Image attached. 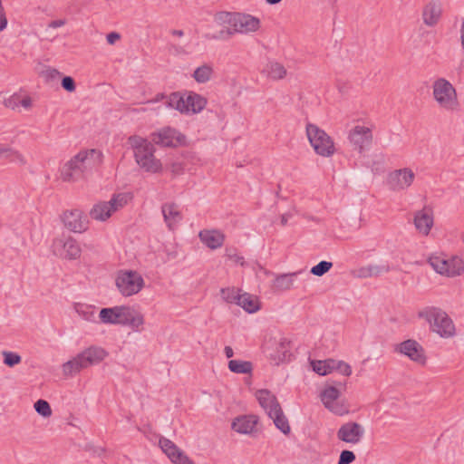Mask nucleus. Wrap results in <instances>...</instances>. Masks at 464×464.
I'll use <instances>...</instances> for the list:
<instances>
[{"instance_id": "f257e3e1", "label": "nucleus", "mask_w": 464, "mask_h": 464, "mask_svg": "<svg viewBox=\"0 0 464 464\" xmlns=\"http://www.w3.org/2000/svg\"><path fill=\"white\" fill-rule=\"evenodd\" d=\"M99 317L102 324L128 326L133 332L138 333L143 330L145 323L143 314L134 307L128 305L102 308Z\"/></svg>"}, {"instance_id": "f03ea898", "label": "nucleus", "mask_w": 464, "mask_h": 464, "mask_svg": "<svg viewBox=\"0 0 464 464\" xmlns=\"http://www.w3.org/2000/svg\"><path fill=\"white\" fill-rule=\"evenodd\" d=\"M128 144L133 150L136 163L143 170L150 173H157L161 170L160 160L154 156V145L147 139L132 135L128 139Z\"/></svg>"}, {"instance_id": "7ed1b4c3", "label": "nucleus", "mask_w": 464, "mask_h": 464, "mask_svg": "<svg viewBox=\"0 0 464 464\" xmlns=\"http://www.w3.org/2000/svg\"><path fill=\"white\" fill-rule=\"evenodd\" d=\"M101 153L95 150H82L67 161L61 169V176L63 181L74 182L83 177L84 172L92 167L95 157L99 158Z\"/></svg>"}, {"instance_id": "20e7f679", "label": "nucleus", "mask_w": 464, "mask_h": 464, "mask_svg": "<svg viewBox=\"0 0 464 464\" xmlns=\"http://www.w3.org/2000/svg\"><path fill=\"white\" fill-rule=\"evenodd\" d=\"M418 316L427 321L431 330L442 338H450L455 334V325L450 316L442 309L428 306L419 311Z\"/></svg>"}, {"instance_id": "39448f33", "label": "nucleus", "mask_w": 464, "mask_h": 464, "mask_svg": "<svg viewBox=\"0 0 464 464\" xmlns=\"http://www.w3.org/2000/svg\"><path fill=\"white\" fill-rule=\"evenodd\" d=\"M256 399L269 418L273 420L276 427L284 434H289L291 429L288 420L285 416L276 397L267 390H260L256 392Z\"/></svg>"}, {"instance_id": "423d86ee", "label": "nucleus", "mask_w": 464, "mask_h": 464, "mask_svg": "<svg viewBox=\"0 0 464 464\" xmlns=\"http://www.w3.org/2000/svg\"><path fill=\"white\" fill-rule=\"evenodd\" d=\"M260 19L248 14L236 13L233 28L220 30L216 34H206L210 40L227 39L235 34H249L259 30Z\"/></svg>"}, {"instance_id": "0eeeda50", "label": "nucleus", "mask_w": 464, "mask_h": 464, "mask_svg": "<svg viewBox=\"0 0 464 464\" xmlns=\"http://www.w3.org/2000/svg\"><path fill=\"white\" fill-rule=\"evenodd\" d=\"M432 96L440 108L447 111H456L459 102L455 87L445 78H438L432 83Z\"/></svg>"}, {"instance_id": "6e6552de", "label": "nucleus", "mask_w": 464, "mask_h": 464, "mask_svg": "<svg viewBox=\"0 0 464 464\" xmlns=\"http://www.w3.org/2000/svg\"><path fill=\"white\" fill-rule=\"evenodd\" d=\"M165 103L168 108L175 109L181 113H198L205 108L207 101L195 92H188L184 96L173 92L167 97Z\"/></svg>"}, {"instance_id": "1a4fd4ad", "label": "nucleus", "mask_w": 464, "mask_h": 464, "mask_svg": "<svg viewBox=\"0 0 464 464\" xmlns=\"http://www.w3.org/2000/svg\"><path fill=\"white\" fill-rule=\"evenodd\" d=\"M306 134L310 144L318 155L330 157L334 153V141L324 130L309 123L306 125Z\"/></svg>"}, {"instance_id": "9d476101", "label": "nucleus", "mask_w": 464, "mask_h": 464, "mask_svg": "<svg viewBox=\"0 0 464 464\" xmlns=\"http://www.w3.org/2000/svg\"><path fill=\"white\" fill-rule=\"evenodd\" d=\"M428 263L438 274L448 277L460 276L464 272V261L459 256L446 258L443 255H431Z\"/></svg>"}, {"instance_id": "9b49d317", "label": "nucleus", "mask_w": 464, "mask_h": 464, "mask_svg": "<svg viewBox=\"0 0 464 464\" xmlns=\"http://www.w3.org/2000/svg\"><path fill=\"white\" fill-rule=\"evenodd\" d=\"M129 200V196L126 193H119L113 195L109 201H101L96 203L90 210V217L98 221H105L111 216L122 208Z\"/></svg>"}, {"instance_id": "f8f14e48", "label": "nucleus", "mask_w": 464, "mask_h": 464, "mask_svg": "<svg viewBox=\"0 0 464 464\" xmlns=\"http://www.w3.org/2000/svg\"><path fill=\"white\" fill-rule=\"evenodd\" d=\"M119 292L123 296L138 294L144 286V279L136 271H121L115 280Z\"/></svg>"}, {"instance_id": "ddd939ff", "label": "nucleus", "mask_w": 464, "mask_h": 464, "mask_svg": "<svg viewBox=\"0 0 464 464\" xmlns=\"http://www.w3.org/2000/svg\"><path fill=\"white\" fill-rule=\"evenodd\" d=\"M340 391L334 387L328 386L324 388L321 393L320 398L324 406L331 412L343 416L348 413V407L340 400Z\"/></svg>"}, {"instance_id": "4468645a", "label": "nucleus", "mask_w": 464, "mask_h": 464, "mask_svg": "<svg viewBox=\"0 0 464 464\" xmlns=\"http://www.w3.org/2000/svg\"><path fill=\"white\" fill-rule=\"evenodd\" d=\"M364 432L365 430L362 424L355 421H348L341 425L336 436L341 441L355 445L362 441Z\"/></svg>"}, {"instance_id": "2eb2a0df", "label": "nucleus", "mask_w": 464, "mask_h": 464, "mask_svg": "<svg viewBox=\"0 0 464 464\" xmlns=\"http://www.w3.org/2000/svg\"><path fill=\"white\" fill-rule=\"evenodd\" d=\"M53 251L55 255L67 259H76L81 255V248L77 241L70 237L54 239Z\"/></svg>"}, {"instance_id": "dca6fc26", "label": "nucleus", "mask_w": 464, "mask_h": 464, "mask_svg": "<svg viewBox=\"0 0 464 464\" xmlns=\"http://www.w3.org/2000/svg\"><path fill=\"white\" fill-rule=\"evenodd\" d=\"M159 445L173 464H195L194 461L170 440L161 437L159 440Z\"/></svg>"}, {"instance_id": "f3484780", "label": "nucleus", "mask_w": 464, "mask_h": 464, "mask_svg": "<svg viewBox=\"0 0 464 464\" xmlns=\"http://www.w3.org/2000/svg\"><path fill=\"white\" fill-rule=\"evenodd\" d=\"M414 178L413 171L409 168H404L391 172L388 177V183L392 190H403L412 184Z\"/></svg>"}, {"instance_id": "a211bd4d", "label": "nucleus", "mask_w": 464, "mask_h": 464, "mask_svg": "<svg viewBox=\"0 0 464 464\" xmlns=\"http://www.w3.org/2000/svg\"><path fill=\"white\" fill-rule=\"evenodd\" d=\"M350 142L362 152L368 148L372 140V133L370 128L357 125L349 133Z\"/></svg>"}, {"instance_id": "6ab92c4d", "label": "nucleus", "mask_w": 464, "mask_h": 464, "mask_svg": "<svg viewBox=\"0 0 464 464\" xmlns=\"http://www.w3.org/2000/svg\"><path fill=\"white\" fill-rule=\"evenodd\" d=\"M395 351L406 355L416 362H425L424 350L415 340L409 339L401 343L396 346Z\"/></svg>"}, {"instance_id": "aec40b11", "label": "nucleus", "mask_w": 464, "mask_h": 464, "mask_svg": "<svg viewBox=\"0 0 464 464\" xmlns=\"http://www.w3.org/2000/svg\"><path fill=\"white\" fill-rule=\"evenodd\" d=\"M63 221L66 227L73 232H82L87 228V219L80 209L65 211Z\"/></svg>"}, {"instance_id": "412c9836", "label": "nucleus", "mask_w": 464, "mask_h": 464, "mask_svg": "<svg viewBox=\"0 0 464 464\" xmlns=\"http://www.w3.org/2000/svg\"><path fill=\"white\" fill-rule=\"evenodd\" d=\"M442 15V5L438 0H431L422 9V20L425 25L433 27L440 22Z\"/></svg>"}, {"instance_id": "4be33fe9", "label": "nucleus", "mask_w": 464, "mask_h": 464, "mask_svg": "<svg viewBox=\"0 0 464 464\" xmlns=\"http://www.w3.org/2000/svg\"><path fill=\"white\" fill-rule=\"evenodd\" d=\"M152 142L163 147H175L179 143V133L172 128H165L151 135Z\"/></svg>"}, {"instance_id": "5701e85b", "label": "nucleus", "mask_w": 464, "mask_h": 464, "mask_svg": "<svg viewBox=\"0 0 464 464\" xmlns=\"http://www.w3.org/2000/svg\"><path fill=\"white\" fill-rule=\"evenodd\" d=\"M413 223L419 233L428 236L433 226L432 214L426 208L418 210L414 214Z\"/></svg>"}, {"instance_id": "b1692460", "label": "nucleus", "mask_w": 464, "mask_h": 464, "mask_svg": "<svg viewBox=\"0 0 464 464\" xmlns=\"http://www.w3.org/2000/svg\"><path fill=\"white\" fill-rule=\"evenodd\" d=\"M85 366L88 368L92 365L98 364L102 362L108 355V353L100 346H90L79 353Z\"/></svg>"}, {"instance_id": "393cba45", "label": "nucleus", "mask_w": 464, "mask_h": 464, "mask_svg": "<svg viewBox=\"0 0 464 464\" xmlns=\"http://www.w3.org/2000/svg\"><path fill=\"white\" fill-rule=\"evenodd\" d=\"M161 212L164 221L170 230H173L182 219V215L179 211V206L175 203L163 204L161 206Z\"/></svg>"}, {"instance_id": "a878e982", "label": "nucleus", "mask_w": 464, "mask_h": 464, "mask_svg": "<svg viewBox=\"0 0 464 464\" xmlns=\"http://www.w3.org/2000/svg\"><path fill=\"white\" fill-rule=\"evenodd\" d=\"M198 237L200 240L211 249L220 247L225 239L224 235L217 230H202L199 232Z\"/></svg>"}, {"instance_id": "bb28decb", "label": "nucleus", "mask_w": 464, "mask_h": 464, "mask_svg": "<svg viewBox=\"0 0 464 464\" xmlns=\"http://www.w3.org/2000/svg\"><path fill=\"white\" fill-rule=\"evenodd\" d=\"M303 271L299 270L293 273L282 274L276 276L273 282V289L277 292H284L290 290L294 285L295 278L302 274Z\"/></svg>"}, {"instance_id": "cd10ccee", "label": "nucleus", "mask_w": 464, "mask_h": 464, "mask_svg": "<svg viewBox=\"0 0 464 464\" xmlns=\"http://www.w3.org/2000/svg\"><path fill=\"white\" fill-rule=\"evenodd\" d=\"M256 425L255 416H240L232 422V429L241 434L251 433Z\"/></svg>"}, {"instance_id": "c85d7f7f", "label": "nucleus", "mask_w": 464, "mask_h": 464, "mask_svg": "<svg viewBox=\"0 0 464 464\" xmlns=\"http://www.w3.org/2000/svg\"><path fill=\"white\" fill-rule=\"evenodd\" d=\"M86 368L87 367L79 353L62 365L63 374L66 377L74 376Z\"/></svg>"}, {"instance_id": "c756f323", "label": "nucleus", "mask_w": 464, "mask_h": 464, "mask_svg": "<svg viewBox=\"0 0 464 464\" xmlns=\"http://www.w3.org/2000/svg\"><path fill=\"white\" fill-rule=\"evenodd\" d=\"M263 72L273 81L282 80L287 74L285 67L276 61H269Z\"/></svg>"}, {"instance_id": "7c9ffc66", "label": "nucleus", "mask_w": 464, "mask_h": 464, "mask_svg": "<svg viewBox=\"0 0 464 464\" xmlns=\"http://www.w3.org/2000/svg\"><path fill=\"white\" fill-rule=\"evenodd\" d=\"M237 305L250 314L259 310L258 300L247 293H244L237 297Z\"/></svg>"}, {"instance_id": "2f4dec72", "label": "nucleus", "mask_w": 464, "mask_h": 464, "mask_svg": "<svg viewBox=\"0 0 464 464\" xmlns=\"http://www.w3.org/2000/svg\"><path fill=\"white\" fill-rule=\"evenodd\" d=\"M389 267L384 266H377V265H367L365 266L360 267L356 271V276L360 278H367L372 276H377L383 272H388Z\"/></svg>"}, {"instance_id": "473e14b6", "label": "nucleus", "mask_w": 464, "mask_h": 464, "mask_svg": "<svg viewBox=\"0 0 464 464\" xmlns=\"http://www.w3.org/2000/svg\"><path fill=\"white\" fill-rule=\"evenodd\" d=\"M73 309L83 320L87 322H95L96 307L94 305L75 303Z\"/></svg>"}, {"instance_id": "72a5a7b5", "label": "nucleus", "mask_w": 464, "mask_h": 464, "mask_svg": "<svg viewBox=\"0 0 464 464\" xmlns=\"http://www.w3.org/2000/svg\"><path fill=\"white\" fill-rule=\"evenodd\" d=\"M213 67L210 64H203L198 67L193 72L194 80L198 83H205L211 79Z\"/></svg>"}, {"instance_id": "f704fd0d", "label": "nucleus", "mask_w": 464, "mask_h": 464, "mask_svg": "<svg viewBox=\"0 0 464 464\" xmlns=\"http://www.w3.org/2000/svg\"><path fill=\"white\" fill-rule=\"evenodd\" d=\"M289 342L285 338H282L278 343V347L273 355L274 360L276 363L282 362L287 360L290 356Z\"/></svg>"}, {"instance_id": "c9c22d12", "label": "nucleus", "mask_w": 464, "mask_h": 464, "mask_svg": "<svg viewBox=\"0 0 464 464\" xmlns=\"http://www.w3.org/2000/svg\"><path fill=\"white\" fill-rule=\"evenodd\" d=\"M334 360L312 361L313 370L319 375H326L334 370Z\"/></svg>"}, {"instance_id": "e433bc0d", "label": "nucleus", "mask_w": 464, "mask_h": 464, "mask_svg": "<svg viewBox=\"0 0 464 464\" xmlns=\"http://www.w3.org/2000/svg\"><path fill=\"white\" fill-rule=\"evenodd\" d=\"M236 13L229 12H219L217 13L214 16L215 23L219 26H226L227 28H233L235 22Z\"/></svg>"}, {"instance_id": "4c0bfd02", "label": "nucleus", "mask_w": 464, "mask_h": 464, "mask_svg": "<svg viewBox=\"0 0 464 464\" xmlns=\"http://www.w3.org/2000/svg\"><path fill=\"white\" fill-rule=\"evenodd\" d=\"M228 368L236 373H249L252 371V363L246 361L231 360L228 362Z\"/></svg>"}, {"instance_id": "58836bf2", "label": "nucleus", "mask_w": 464, "mask_h": 464, "mask_svg": "<svg viewBox=\"0 0 464 464\" xmlns=\"http://www.w3.org/2000/svg\"><path fill=\"white\" fill-rule=\"evenodd\" d=\"M0 158L8 160L12 162H18L20 164H25V160H24V157L19 152L12 150L10 148L1 149L0 150Z\"/></svg>"}, {"instance_id": "ea45409f", "label": "nucleus", "mask_w": 464, "mask_h": 464, "mask_svg": "<svg viewBox=\"0 0 464 464\" xmlns=\"http://www.w3.org/2000/svg\"><path fill=\"white\" fill-rule=\"evenodd\" d=\"M333 267V263L329 261H321L311 268L310 273L316 276H323Z\"/></svg>"}, {"instance_id": "a19ab883", "label": "nucleus", "mask_w": 464, "mask_h": 464, "mask_svg": "<svg viewBox=\"0 0 464 464\" xmlns=\"http://www.w3.org/2000/svg\"><path fill=\"white\" fill-rule=\"evenodd\" d=\"M34 407L36 412L44 418H48L52 415L51 406L45 400H38Z\"/></svg>"}, {"instance_id": "79ce46f5", "label": "nucleus", "mask_w": 464, "mask_h": 464, "mask_svg": "<svg viewBox=\"0 0 464 464\" xmlns=\"http://www.w3.org/2000/svg\"><path fill=\"white\" fill-rule=\"evenodd\" d=\"M220 292L222 298L227 303L237 304V297L240 296V294L237 293V290L236 288H222Z\"/></svg>"}, {"instance_id": "37998d69", "label": "nucleus", "mask_w": 464, "mask_h": 464, "mask_svg": "<svg viewBox=\"0 0 464 464\" xmlns=\"http://www.w3.org/2000/svg\"><path fill=\"white\" fill-rule=\"evenodd\" d=\"M2 354L4 356V363L9 367H14L22 361L21 356L13 352L4 351Z\"/></svg>"}, {"instance_id": "c03bdc74", "label": "nucleus", "mask_w": 464, "mask_h": 464, "mask_svg": "<svg viewBox=\"0 0 464 464\" xmlns=\"http://www.w3.org/2000/svg\"><path fill=\"white\" fill-rule=\"evenodd\" d=\"M334 370H337L339 372L345 376H350L352 374L351 366L343 361L334 360Z\"/></svg>"}, {"instance_id": "a18cd8bd", "label": "nucleus", "mask_w": 464, "mask_h": 464, "mask_svg": "<svg viewBox=\"0 0 464 464\" xmlns=\"http://www.w3.org/2000/svg\"><path fill=\"white\" fill-rule=\"evenodd\" d=\"M354 459V453L351 450H344L340 454L338 464H351Z\"/></svg>"}, {"instance_id": "49530a36", "label": "nucleus", "mask_w": 464, "mask_h": 464, "mask_svg": "<svg viewBox=\"0 0 464 464\" xmlns=\"http://www.w3.org/2000/svg\"><path fill=\"white\" fill-rule=\"evenodd\" d=\"M62 87L67 92H73L75 90L74 80L71 76H65L62 80Z\"/></svg>"}, {"instance_id": "de8ad7c7", "label": "nucleus", "mask_w": 464, "mask_h": 464, "mask_svg": "<svg viewBox=\"0 0 464 464\" xmlns=\"http://www.w3.org/2000/svg\"><path fill=\"white\" fill-rule=\"evenodd\" d=\"M7 26V18L5 8L0 9V32L4 31Z\"/></svg>"}, {"instance_id": "09e8293b", "label": "nucleus", "mask_w": 464, "mask_h": 464, "mask_svg": "<svg viewBox=\"0 0 464 464\" xmlns=\"http://www.w3.org/2000/svg\"><path fill=\"white\" fill-rule=\"evenodd\" d=\"M120 34L118 33L112 32L107 34V42L110 44H115L116 41L120 39Z\"/></svg>"}, {"instance_id": "8fccbe9b", "label": "nucleus", "mask_w": 464, "mask_h": 464, "mask_svg": "<svg viewBox=\"0 0 464 464\" xmlns=\"http://www.w3.org/2000/svg\"><path fill=\"white\" fill-rule=\"evenodd\" d=\"M65 24H66V20L65 19L54 20V21H52V22L49 23L48 27H50V28H58V27H61V26L64 25Z\"/></svg>"}, {"instance_id": "3c124183", "label": "nucleus", "mask_w": 464, "mask_h": 464, "mask_svg": "<svg viewBox=\"0 0 464 464\" xmlns=\"http://www.w3.org/2000/svg\"><path fill=\"white\" fill-rule=\"evenodd\" d=\"M460 43H461V46L464 50V18L462 19L461 27H460Z\"/></svg>"}, {"instance_id": "603ef678", "label": "nucleus", "mask_w": 464, "mask_h": 464, "mask_svg": "<svg viewBox=\"0 0 464 464\" xmlns=\"http://www.w3.org/2000/svg\"><path fill=\"white\" fill-rule=\"evenodd\" d=\"M32 104V101L29 97H26L21 101V105L24 108H29Z\"/></svg>"}, {"instance_id": "864d4df0", "label": "nucleus", "mask_w": 464, "mask_h": 464, "mask_svg": "<svg viewBox=\"0 0 464 464\" xmlns=\"http://www.w3.org/2000/svg\"><path fill=\"white\" fill-rule=\"evenodd\" d=\"M224 352L227 358H231L234 355L233 349L230 346H226Z\"/></svg>"}, {"instance_id": "5fc2aeb1", "label": "nucleus", "mask_w": 464, "mask_h": 464, "mask_svg": "<svg viewBox=\"0 0 464 464\" xmlns=\"http://www.w3.org/2000/svg\"><path fill=\"white\" fill-rule=\"evenodd\" d=\"M170 34L174 36L181 37L184 35V32L182 30L173 29L170 31Z\"/></svg>"}, {"instance_id": "6e6d98bb", "label": "nucleus", "mask_w": 464, "mask_h": 464, "mask_svg": "<svg viewBox=\"0 0 464 464\" xmlns=\"http://www.w3.org/2000/svg\"><path fill=\"white\" fill-rule=\"evenodd\" d=\"M289 217H290V215H288V214H284L281 216V224L283 226H285L287 224Z\"/></svg>"}, {"instance_id": "4d7b16f0", "label": "nucleus", "mask_w": 464, "mask_h": 464, "mask_svg": "<svg viewBox=\"0 0 464 464\" xmlns=\"http://www.w3.org/2000/svg\"><path fill=\"white\" fill-rule=\"evenodd\" d=\"M338 89H339L340 92L344 93V92H347L348 87L345 84L342 85L341 83H339L338 84Z\"/></svg>"}, {"instance_id": "13d9d810", "label": "nucleus", "mask_w": 464, "mask_h": 464, "mask_svg": "<svg viewBox=\"0 0 464 464\" xmlns=\"http://www.w3.org/2000/svg\"><path fill=\"white\" fill-rule=\"evenodd\" d=\"M172 48L174 49L175 53L178 54L184 53V50L179 46L174 45V46H172Z\"/></svg>"}, {"instance_id": "bf43d9fd", "label": "nucleus", "mask_w": 464, "mask_h": 464, "mask_svg": "<svg viewBox=\"0 0 464 464\" xmlns=\"http://www.w3.org/2000/svg\"><path fill=\"white\" fill-rule=\"evenodd\" d=\"M282 0H266V2L268 4V5H276V4H279Z\"/></svg>"}, {"instance_id": "052dcab7", "label": "nucleus", "mask_w": 464, "mask_h": 464, "mask_svg": "<svg viewBox=\"0 0 464 464\" xmlns=\"http://www.w3.org/2000/svg\"><path fill=\"white\" fill-rule=\"evenodd\" d=\"M242 260H243V257H240V256L237 257V259H236L237 262H241V264H243Z\"/></svg>"}, {"instance_id": "680f3d73", "label": "nucleus", "mask_w": 464, "mask_h": 464, "mask_svg": "<svg viewBox=\"0 0 464 464\" xmlns=\"http://www.w3.org/2000/svg\"><path fill=\"white\" fill-rule=\"evenodd\" d=\"M4 8V5L2 4V0H0V9Z\"/></svg>"}]
</instances>
